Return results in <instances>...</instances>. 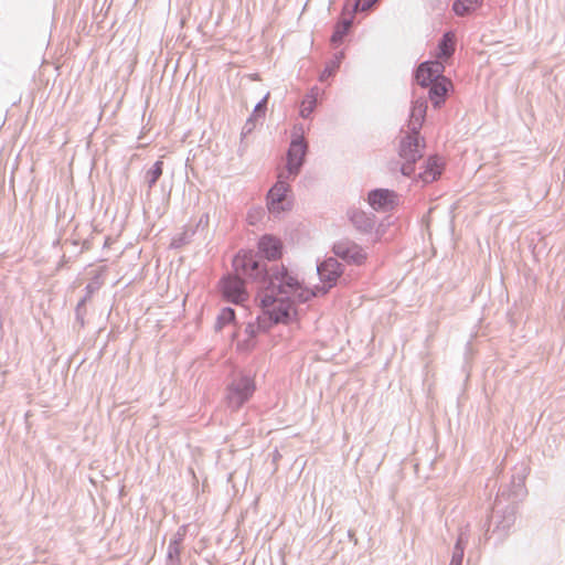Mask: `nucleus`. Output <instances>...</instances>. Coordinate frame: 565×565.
<instances>
[{"label":"nucleus","mask_w":565,"mask_h":565,"mask_svg":"<svg viewBox=\"0 0 565 565\" xmlns=\"http://www.w3.org/2000/svg\"><path fill=\"white\" fill-rule=\"evenodd\" d=\"M267 326L263 317H258L256 321L248 322L244 330L236 333V347L243 351H249L255 348L256 339L259 332L265 331Z\"/></svg>","instance_id":"0eeeda50"},{"label":"nucleus","mask_w":565,"mask_h":565,"mask_svg":"<svg viewBox=\"0 0 565 565\" xmlns=\"http://www.w3.org/2000/svg\"><path fill=\"white\" fill-rule=\"evenodd\" d=\"M233 267L237 275H242L248 278H258L263 269L259 268V263L256 256L250 252L238 253L234 260Z\"/></svg>","instance_id":"6e6552de"},{"label":"nucleus","mask_w":565,"mask_h":565,"mask_svg":"<svg viewBox=\"0 0 565 565\" xmlns=\"http://www.w3.org/2000/svg\"><path fill=\"white\" fill-rule=\"evenodd\" d=\"M162 167H163V162L161 160L157 161L152 168L147 172V180H148V183H149V186L151 188L157 181L158 179L161 177L162 174Z\"/></svg>","instance_id":"412c9836"},{"label":"nucleus","mask_w":565,"mask_h":565,"mask_svg":"<svg viewBox=\"0 0 565 565\" xmlns=\"http://www.w3.org/2000/svg\"><path fill=\"white\" fill-rule=\"evenodd\" d=\"M456 38L455 34L448 32L444 34L443 39L438 44L437 58L439 62L449 58L455 52Z\"/></svg>","instance_id":"dca6fc26"},{"label":"nucleus","mask_w":565,"mask_h":565,"mask_svg":"<svg viewBox=\"0 0 565 565\" xmlns=\"http://www.w3.org/2000/svg\"><path fill=\"white\" fill-rule=\"evenodd\" d=\"M307 146L302 138H296L291 141L287 154V172L289 175H296L302 164Z\"/></svg>","instance_id":"9d476101"},{"label":"nucleus","mask_w":565,"mask_h":565,"mask_svg":"<svg viewBox=\"0 0 565 565\" xmlns=\"http://www.w3.org/2000/svg\"><path fill=\"white\" fill-rule=\"evenodd\" d=\"M351 221L361 231H369L374 224L373 218L366 215V213L363 211L353 212L351 215Z\"/></svg>","instance_id":"6ab92c4d"},{"label":"nucleus","mask_w":565,"mask_h":565,"mask_svg":"<svg viewBox=\"0 0 565 565\" xmlns=\"http://www.w3.org/2000/svg\"><path fill=\"white\" fill-rule=\"evenodd\" d=\"M367 200L374 210L386 211L396 204L397 196L390 190L379 189L370 192Z\"/></svg>","instance_id":"f8f14e48"},{"label":"nucleus","mask_w":565,"mask_h":565,"mask_svg":"<svg viewBox=\"0 0 565 565\" xmlns=\"http://www.w3.org/2000/svg\"><path fill=\"white\" fill-rule=\"evenodd\" d=\"M334 254L352 265H363L367 259L366 252L352 242H340L333 247Z\"/></svg>","instance_id":"1a4fd4ad"},{"label":"nucleus","mask_w":565,"mask_h":565,"mask_svg":"<svg viewBox=\"0 0 565 565\" xmlns=\"http://www.w3.org/2000/svg\"><path fill=\"white\" fill-rule=\"evenodd\" d=\"M258 248L269 260L278 259L282 254L280 239L271 235L263 236L258 242Z\"/></svg>","instance_id":"ddd939ff"},{"label":"nucleus","mask_w":565,"mask_h":565,"mask_svg":"<svg viewBox=\"0 0 565 565\" xmlns=\"http://www.w3.org/2000/svg\"><path fill=\"white\" fill-rule=\"evenodd\" d=\"M483 0H456L452 9L457 15H466L477 10Z\"/></svg>","instance_id":"a211bd4d"},{"label":"nucleus","mask_w":565,"mask_h":565,"mask_svg":"<svg viewBox=\"0 0 565 565\" xmlns=\"http://www.w3.org/2000/svg\"><path fill=\"white\" fill-rule=\"evenodd\" d=\"M451 83L445 77L439 78L438 81L433 83V86L429 90L430 99L433 100L435 106H439L443 103L444 97L446 96Z\"/></svg>","instance_id":"f3484780"},{"label":"nucleus","mask_w":565,"mask_h":565,"mask_svg":"<svg viewBox=\"0 0 565 565\" xmlns=\"http://www.w3.org/2000/svg\"><path fill=\"white\" fill-rule=\"evenodd\" d=\"M377 0H358L355 8L356 10L365 11L370 9Z\"/></svg>","instance_id":"b1692460"},{"label":"nucleus","mask_w":565,"mask_h":565,"mask_svg":"<svg viewBox=\"0 0 565 565\" xmlns=\"http://www.w3.org/2000/svg\"><path fill=\"white\" fill-rule=\"evenodd\" d=\"M223 298L233 303H243L248 299L244 281L238 276H225L220 280Z\"/></svg>","instance_id":"423d86ee"},{"label":"nucleus","mask_w":565,"mask_h":565,"mask_svg":"<svg viewBox=\"0 0 565 565\" xmlns=\"http://www.w3.org/2000/svg\"><path fill=\"white\" fill-rule=\"evenodd\" d=\"M445 163L439 157H430L425 163L424 171L419 174L420 179L426 182H433L443 173Z\"/></svg>","instance_id":"4468645a"},{"label":"nucleus","mask_w":565,"mask_h":565,"mask_svg":"<svg viewBox=\"0 0 565 565\" xmlns=\"http://www.w3.org/2000/svg\"><path fill=\"white\" fill-rule=\"evenodd\" d=\"M316 297V292L306 288L297 276L285 267L277 269L268 285L257 294L263 318L273 323L288 324L298 320L295 302H306Z\"/></svg>","instance_id":"f257e3e1"},{"label":"nucleus","mask_w":565,"mask_h":565,"mask_svg":"<svg viewBox=\"0 0 565 565\" xmlns=\"http://www.w3.org/2000/svg\"><path fill=\"white\" fill-rule=\"evenodd\" d=\"M425 143L418 134H406L399 143L398 154L402 160L401 171L404 175H411L415 170V163L423 157Z\"/></svg>","instance_id":"7ed1b4c3"},{"label":"nucleus","mask_w":565,"mask_h":565,"mask_svg":"<svg viewBox=\"0 0 565 565\" xmlns=\"http://www.w3.org/2000/svg\"><path fill=\"white\" fill-rule=\"evenodd\" d=\"M427 105L423 100H416L413 104L411 118H409V129L411 134H418V129L422 127L424 119L426 117Z\"/></svg>","instance_id":"2eb2a0df"},{"label":"nucleus","mask_w":565,"mask_h":565,"mask_svg":"<svg viewBox=\"0 0 565 565\" xmlns=\"http://www.w3.org/2000/svg\"><path fill=\"white\" fill-rule=\"evenodd\" d=\"M318 274L322 286L312 289L316 292V297L324 295L337 284L338 279L342 275V266L337 259L329 258L318 267Z\"/></svg>","instance_id":"39448f33"},{"label":"nucleus","mask_w":565,"mask_h":565,"mask_svg":"<svg viewBox=\"0 0 565 565\" xmlns=\"http://www.w3.org/2000/svg\"><path fill=\"white\" fill-rule=\"evenodd\" d=\"M444 72L441 62H426L418 66L416 72V81L422 86H428L440 78Z\"/></svg>","instance_id":"9b49d317"},{"label":"nucleus","mask_w":565,"mask_h":565,"mask_svg":"<svg viewBox=\"0 0 565 565\" xmlns=\"http://www.w3.org/2000/svg\"><path fill=\"white\" fill-rule=\"evenodd\" d=\"M284 173L278 175V181L269 190L267 196L268 210L271 213L279 214L291 209L292 201L290 196L289 184L284 180Z\"/></svg>","instance_id":"20e7f679"},{"label":"nucleus","mask_w":565,"mask_h":565,"mask_svg":"<svg viewBox=\"0 0 565 565\" xmlns=\"http://www.w3.org/2000/svg\"><path fill=\"white\" fill-rule=\"evenodd\" d=\"M317 103V97L313 93L307 95L300 105V115L302 117H308L315 109Z\"/></svg>","instance_id":"aec40b11"},{"label":"nucleus","mask_w":565,"mask_h":565,"mask_svg":"<svg viewBox=\"0 0 565 565\" xmlns=\"http://www.w3.org/2000/svg\"><path fill=\"white\" fill-rule=\"evenodd\" d=\"M255 390V381L250 376L237 375L225 388L224 405L231 412H237L252 398Z\"/></svg>","instance_id":"f03ea898"},{"label":"nucleus","mask_w":565,"mask_h":565,"mask_svg":"<svg viewBox=\"0 0 565 565\" xmlns=\"http://www.w3.org/2000/svg\"><path fill=\"white\" fill-rule=\"evenodd\" d=\"M235 319V312L232 308H224L217 317V328L222 329L224 326L233 322Z\"/></svg>","instance_id":"4be33fe9"},{"label":"nucleus","mask_w":565,"mask_h":565,"mask_svg":"<svg viewBox=\"0 0 565 565\" xmlns=\"http://www.w3.org/2000/svg\"><path fill=\"white\" fill-rule=\"evenodd\" d=\"M350 21H343L341 23H339L337 26H335V30L332 34V38H331V41L333 43H338V42H341L342 39L344 38V35L347 34L349 28H350Z\"/></svg>","instance_id":"5701e85b"}]
</instances>
